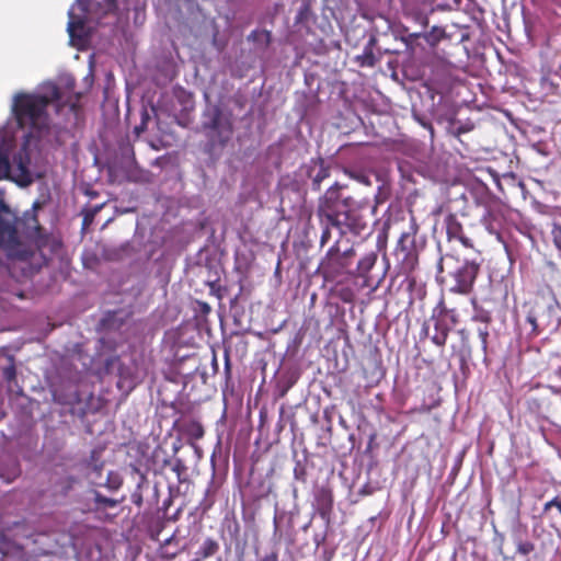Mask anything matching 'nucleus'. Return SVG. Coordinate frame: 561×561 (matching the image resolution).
<instances>
[{"label": "nucleus", "instance_id": "32", "mask_svg": "<svg viewBox=\"0 0 561 561\" xmlns=\"http://www.w3.org/2000/svg\"><path fill=\"white\" fill-rule=\"evenodd\" d=\"M455 240H458L463 247L472 249L474 247L472 240L465 236L463 231L460 237H457Z\"/></svg>", "mask_w": 561, "mask_h": 561}, {"label": "nucleus", "instance_id": "12", "mask_svg": "<svg viewBox=\"0 0 561 561\" xmlns=\"http://www.w3.org/2000/svg\"><path fill=\"white\" fill-rule=\"evenodd\" d=\"M434 321V334L431 336V341L438 347H444L446 345L450 327L446 323L444 319L436 318L435 314H432L431 318Z\"/></svg>", "mask_w": 561, "mask_h": 561}, {"label": "nucleus", "instance_id": "22", "mask_svg": "<svg viewBox=\"0 0 561 561\" xmlns=\"http://www.w3.org/2000/svg\"><path fill=\"white\" fill-rule=\"evenodd\" d=\"M104 204L96 205L90 208H85L83 210V219H82V226L83 228H88L92 225L96 214L103 208Z\"/></svg>", "mask_w": 561, "mask_h": 561}, {"label": "nucleus", "instance_id": "26", "mask_svg": "<svg viewBox=\"0 0 561 561\" xmlns=\"http://www.w3.org/2000/svg\"><path fill=\"white\" fill-rule=\"evenodd\" d=\"M535 550V545L531 541H518L516 545L517 553L522 556H528Z\"/></svg>", "mask_w": 561, "mask_h": 561}, {"label": "nucleus", "instance_id": "25", "mask_svg": "<svg viewBox=\"0 0 561 561\" xmlns=\"http://www.w3.org/2000/svg\"><path fill=\"white\" fill-rule=\"evenodd\" d=\"M94 501L98 505L103 507H115L118 504V501L111 497H106L102 495L100 492H95Z\"/></svg>", "mask_w": 561, "mask_h": 561}, {"label": "nucleus", "instance_id": "2", "mask_svg": "<svg viewBox=\"0 0 561 561\" xmlns=\"http://www.w3.org/2000/svg\"><path fill=\"white\" fill-rule=\"evenodd\" d=\"M482 262V259H472L465 260L461 265H458V257L451 253H446L442 255L438 261L437 278L446 273L455 280V284L450 287V291L460 295H469L473 289Z\"/></svg>", "mask_w": 561, "mask_h": 561}, {"label": "nucleus", "instance_id": "20", "mask_svg": "<svg viewBox=\"0 0 561 561\" xmlns=\"http://www.w3.org/2000/svg\"><path fill=\"white\" fill-rule=\"evenodd\" d=\"M457 334L460 336V340H461V348L459 351V355L461 357V360L465 362L466 357H469L471 355V346L469 343V331L467 329L462 328L457 331Z\"/></svg>", "mask_w": 561, "mask_h": 561}, {"label": "nucleus", "instance_id": "23", "mask_svg": "<svg viewBox=\"0 0 561 561\" xmlns=\"http://www.w3.org/2000/svg\"><path fill=\"white\" fill-rule=\"evenodd\" d=\"M421 36H423L422 33H410L402 37V42L405 44L407 49L413 53L414 46ZM424 37L427 38V35H424Z\"/></svg>", "mask_w": 561, "mask_h": 561}, {"label": "nucleus", "instance_id": "18", "mask_svg": "<svg viewBox=\"0 0 561 561\" xmlns=\"http://www.w3.org/2000/svg\"><path fill=\"white\" fill-rule=\"evenodd\" d=\"M102 449L95 448L91 451L89 459L87 460V467L96 474H101L103 470Z\"/></svg>", "mask_w": 561, "mask_h": 561}, {"label": "nucleus", "instance_id": "3", "mask_svg": "<svg viewBox=\"0 0 561 561\" xmlns=\"http://www.w3.org/2000/svg\"><path fill=\"white\" fill-rule=\"evenodd\" d=\"M61 94L59 88L49 83L44 88L41 94H19L14 101V114L20 125L30 123L36 125L37 122L45 115L47 106L60 100Z\"/></svg>", "mask_w": 561, "mask_h": 561}, {"label": "nucleus", "instance_id": "30", "mask_svg": "<svg viewBox=\"0 0 561 561\" xmlns=\"http://www.w3.org/2000/svg\"><path fill=\"white\" fill-rule=\"evenodd\" d=\"M556 507L561 514V497L554 496L552 500L548 501L543 505L542 513L546 514L550 508Z\"/></svg>", "mask_w": 561, "mask_h": 561}, {"label": "nucleus", "instance_id": "29", "mask_svg": "<svg viewBox=\"0 0 561 561\" xmlns=\"http://www.w3.org/2000/svg\"><path fill=\"white\" fill-rule=\"evenodd\" d=\"M2 377L11 382L13 380H15V377H16V369H15V366L14 364H10L9 366H5L3 369H2Z\"/></svg>", "mask_w": 561, "mask_h": 561}, {"label": "nucleus", "instance_id": "45", "mask_svg": "<svg viewBox=\"0 0 561 561\" xmlns=\"http://www.w3.org/2000/svg\"><path fill=\"white\" fill-rule=\"evenodd\" d=\"M171 539H172V538L165 539V540H164V545L170 543Z\"/></svg>", "mask_w": 561, "mask_h": 561}, {"label": "nucleus", "instance_id": "28", "mask_svg": "<svg viewBox=\"0 0 561 561\" xmlns=\"http://www.w3.org/2000/svg\"><path fill=\"white\" fill-rule=\"evenodd\" d=\"M551 234L553 238V243L556 248L561 252V225L553 224Z\"/></svg>", "mask_w": 561, "mask_h": 561}, {"label": "nucleus", "instance_id": "21", "mask_svg": "<svg viewBox=\"0 0 561 561\" xmlns=\"http://www.w3.org/2000/svg\"><path fill=\"white\" fill-rule=\"evenodd\" d=\"M375 43V38H371L369 45L365 47L362 56H358V60L360 66L374 67L376 64V57L373 51V44Z\"/></svg>", "mask_w": 561, "mask_h": 561}, {"label": "nucleus", "instance_id": "15", "mask_svg": "<svg viewBox=\"0 0 561 561\" xmlns=\"http://www.w3.org/2000/svg\"><path fill=\"white\" fill-rule=\"evenodd\" d=\"M219 550L218 542L213 538H207L196 552L195 561H202L215 556Z\"/></svg>", "mask_w": 561, "mask_h": 561}, {"label": "nucleus", "instance_id": "43", "mask_svg": "<svg viewBox=\"0 0 561 561\" xmlns=\"http://www.w3.org/2000/svg\"><path fill=\"white\" fill-rule=\"evenodd\" d=\"M256 33H257L256 31L252 32V33L250 34V36H249V39H250V38H252V37H254V36L256 35Z\"/></svg>", "mask_w": 561, "mask_h": 561}, {"label": "nucleus", "instance_id": "7", "mask_svg": "<svg viewBox=\"0 0 561 561\" xmlns=\"http://www.w3.org/2000/svg\"><path fill=\"white\" fill-rule=\"evenodd\" d=\"M21 247L18 217L10 213L4 203L0 204V248L14 254Z\"/></svg>", "mask_w": 561, "mask_h": 561}, {"label": "nucleus", "instance_id": "37", "mask_svg": "<svg viewBox=\"0 0 561 561\" xmlns=\"http://www.w3.org/2000/svg\"><path fill=\"white\" fill-rule=\"evenodd\" d=\"M376 438H377V434L376 433H373V434L369 435V440H368V445H367V451H370L374 448V444H375Z\"/></svg>", "mask_w": 561, "mask_h": 561}, {"label": "nucleus", "instance_id": "33", "mask_svg": "<svg viewBox=\"0 0 561 561\" xmlns=\"http://www.w3.org/2000/svg\"><path fill=\"white\" fill-rule=\"evenodd\" d=\"M446 317H448V319H449V321H450V323H451L453 325L458 324V323H459V321H460V319H459V314H458V312H457V310H456V309H449V310H448V314H447Z\"/></svg>", "mask_w": 561, "mask_h": 561}, {"label": "nucleus", "instance_id": "8", "mask_svg": "<svg viewBox=\"0 0 561 561\" xmlns=\"http://www.w3.org/2000/svg\"><path fill=\"white\" fill-rule=\"evenodd\" d=\"M339 243V240L335 241V243L327 251L320 263V267L325 276H337L351 265V262H347L344 257Z\"/></svg>", "mask_w": 561, "mask_h": 561}, {"label": "nucleus", "instance_id": "46", "mask_svg": "<svg viewBox=\"0 0 561 561\" xmlns=\"http://www.w3.org/2000/svg\"><path fill=\"white\" fill-rule=\"evenodd\" d=\"M175 558V553H173L172 556L169 557V559H173Z\"/></svg>", "mask_w": 561, "mask_h": 561}, {"label": "nucleus", "instance_id": "10", "mask_svg": "<svg viewBox=\"0 0 561 561\" xmlns=\"http://www.w3.org/2000/svg\"><path fill=\"white\" fill-rule=\"evenodd\" d=\"M333 493L328 486H321L314 493V507L319 516L327 523L330 522L333 513Z\"/></svg>", "mask_w": 561, "mask_h": 561}, {"label": "nucleus", "instance_id": "4", "mask_svg": "<svg viewBox=\"0 0 561 561\" xmlns=\"http://www.w3.org/2000/svg\"><path fill=\"white\" fill-rule=\"evenodd\" d=\"M202 128L207 138L206 151L210 154L221 152L231 140L234 128L232 115L214 106L205 114Z\"/></svg>", "mask_w": 561, "mask_h": 561}, {"label": "nucleus", "instance_id": "17", "mask_svg": "<svg viewBox=\"0 0 561 561\" xmlns=\"http://www.w3.org/2000/svg\"><path fill=\"white\" fill-rule=\"evenodd\" d=\"M376 261H377V254L375 252H370V253L366 254L364 257H362L357 264L358 275L362 277H365L370 272V270L374 267V265L376 264Z\"/></svg>", "mask_w": 561, "mask_h": 561}, {"label": "nucleus", "instance_id": "9", "mask_svg": "<svg viewBox=\"0 0 561 561\" xmlns=\"http://www.w3.org/2000/svg\"><path fill=\"white\" fill-rule=\"evenodd\" d=\"M41 204L35 202L31 209L24 211L21 218H18V228H21L26 238H37L41 236L42 226L37 217V210Z\"/></svg>", "mask_w": 561, "mask_h": 561}, {"label": "nucleus", "instance_id": "41", "mask_svg": "<svg viewBox=\"0 0 561 561\" xmlns=\"http://www.w3.org/2000/svg\"><path fill=\"white\" fill-rule=\"evenodd\" d=\"M181 466H182V463H181V461L179 460V461H178V463H176V465H175V467H174V470H176V471H178V470H179V467H181Z\"/></svg>", "mask_w": 561, "mask_h": 561}, {"label": "nucleus", "instance_id": "35", "mask_svg": "<svg viewBox=\"0 0 561 561\" xmlns=\"http://www.w3.org/2000/svg\"><path fill=\"white\" fill-rule=\"evenodd\" d=\"M131 502L138 507L142 505V495L139 491H136L131 494Z\"/></svg>", "mask_w": 561, "mask_h": 561}, {"label": "nucleus", "instance_id": "39", "mask_svg": "<svg viewBox=\"0 0 561 561\" xmlns=\"http://www.w3.org/2000/svg\"><path fill=\"white\" fill-rule=\"evenodd\" d=\"M422 331L424 332L425 335L428 334V325L426 322L423 324Z\"/></svg>", "mask_w": 561, "mask_h": 561}, {"label": "nucleus", "instance_id": "36", "mask_svg": "<svg viewBox=\"0 0 561 561\" xmlns=\"http://www.w3.org/2000/svg\"><path fill=\"white\" fill-rule=\"evenodd\" d=\"M344 257L347 260V262H351L352 257L355 255V251L353 248H348L344 251H342Z\"/></svg>", "mask_w": 561, "mask_h": 561}, {"label": "nucleus", "instance_id": "44", "mask_svg": "<svg viewBox=\"0 0 561 561\" xmlns=\"http://www.w3.org/2000/svg\"><path fill=\"white\" fill-rule=\"evenodd\" d=\"M531 403H533V404H536V407L539 409V404H537V400H536V399H533V400H531Z\"/></svg>", "mask_w": 561, "mask_h": 561}, {"label": "nucleus", "instance_id": "1", "mask_svg": "<svg viewBox=\"0 0 561 561\" xmlns=\"http://www.w3.org/2000/svg\"><path fill=\"white\" fill-rule=\"evenodd\" d=\"M117 10V0H77L68 12L67 31L72 41H83L89 32L85 24Z\"/></svg>", "mask_w": 561, "mask_h": 561}, {"label": "nucleus", "instance_id": "34", "mask_svg": "<svg viewBox=\"0 0 561 561\" xmlns=\"http://www.w3.org/2000/svg\"><path fill=\"white\" fill-rule=\"evenodd\" d=\"M260 561H279L278 551L273 550L270 553H266L264 557L260 559Z\"/></svg>", "mask_w": 561, "mask_h": 561}, {"label": "nucleus", "instance_id": "16", "mask_svg": "<svg viewBox=\"0 0 561 561\" xmlns=\"http://www.w3.org/2000/svg\"><path fill=\"white\" fill-rule=\"evenodd\" d=\"M445 224L448 240H455L457 237H460L463 231V227L454 214H449L446 217Z\"/></svg>", "mask_w": 561, "mask_h": 561}, {"label": "nucleus", "instance_id": "6", "mask_svg": "<svg viewBox=\"0 0 561 561\" xmlns=\"http://www.w3.org/2000/svg\"><path fill=\"white\" fill-rule=\"evenodd\" d=\"M342 201L339 205V218L343 217L342 228L356 236L369 234V221L376 213V205L367 199L355 202L351 196H342Z\"/></svg>", "mask_w": 561, "mask_h": 561}, {"label": "nucleus", "instance_id": "5", "mask_svg": "<svg viewBox=\"0 0 561 561\" xmlns=\"http://www.w3.org/2000/svg\"><path fill=\"white\" fill-rule=\"evenodd\" d=\"M343 186L337 182L331 185L319 198L316 215L322 228L320 247L323 248L331 239V229L336 228L341 234L345 231L342 228V219L339 218V205L343 202L341 190Z\"/></svg>", "mask_w": 561, "mask_h": 561}, {"label": "nucleus", "instance_id": "11", "mask_svg": "<svg viewBox=\"0 0 561 561\" xmlns=\"http://www.w3.org/2000/svg\"><path fill=\"white\" fill-rule=\"evenodd\" d=\"M415 248V230L412 232H403L397 244V253L403 254V260L414 261L416 255L414 253Z\"/></svg>", "mask_w": 561, "mask_h": 561}, {"label": "nucleus", "instance_id": "24", "mask_svg": "<svg viewBox=\"0 0 561 561\" xmlns=\"http://www.w3.org/2000/svg\"><path fill=\"white\" fill-rule=\"evenodd\" d=\"M478 336H479L480 342H481L482 352H483L484 356H486L488 355V347H489V336H490V332H489L488 327L479 328L478 329Z\"/></svg>", "mask_w": 561, "mask_h": 561}, {"label": "nucleus", "instance_id": "40", "mask_svg": "<svg viewBox=\"0 0 561 561\" xmlns=\"http://www.w3.org/2000/svg\"><path fill=\"white\" fill-rule=\"evenodd\" d=\"M263 35L266 37V42H270L271 33L268 31H264Z\"/></svg>", "mask_w": 561, "mask_h": 561}, {"label": "nucleus", "instance_id": "38", "mask_svg": "<svg viewBox=\"0 0 561 561\" xmlns=\"http://www.w3.org/2000/svg\"><path fill=\"white\" fill-rule=\"evenodd\" d=\"M0 167H3L5 169L9 167L8 158L2 153H0Z\"/></svg>", "mask_w": 561, "mask_h": 561}, {"label": "nucleus", "instance_id": "31", "mask_svg": "<svg viewBox=\"0 0 561 561\" xmlns=\"http://www.w3.org/2000/svg\"><path fill=\"white\" fill-rule=\"evenodd\" d=\"M526 321L531 325L533 328V332L535 334H538L539 333V330H538V323H537V317L534 312H529L526 317Z\"/></svg>", "mask_w": 561, "mask_h": 561}, {"label": "nucleus", "instance_id": "14", "mask_svg": "<svg viewBox=\"0 0 561 561\" xmlns=\"http://www.w3.org/2000/svg\"><path fill=\"white\" fill-rule=\"evenodd\" d=\"M316 164H318L317 171L314 167H311L308 175L312 179V190L319 191L321 183L330 176V169L324 164V161L321 158L318 159Z\"/></svg>", "mask_w": 561, "mask_h": 561}, {"label": "nucleus", "instance_id": "27", "mask_svg": "<svg viewBox=\"0 0 561 561\" xmlns=\"http://www.w3.org/2000/svg\"><path fill=\"white\" fill-rule=\"evenodd\" d=\"M448 310L449 309L446 307L444 298H440V300L433 310V314H435L436 318L444 319V317L448 314Z\"/></svg>", "mask_w": 561, "mask_h": 561}, {"label": "nucleus", "instance_id": "13", "mask_svg": "<svg viewBox=\"0 0 561 561\" xmlns=\"http://www.w3.org/2000/svg\"><path fill=\"white\" fill-rule=\"evenodd\" d=\"M180 431L187 437L190 442L199 440L204 437L205 430L203 424L197 420H188L181 424Z\"/></svg>", "mask_w": 561, "mask_h": 561}, {"label": "nucleus", "instance_id": "19", "mask_svg": "<svg viewBox=\"0 0 561 561\" xmlns=\"http://www.w3.org/2000/svg\"><path fill=\"white\" fill-rule=\"evenodd\" d=\"M137 385V378L127 371L125 367L119 368V380L117 382L118 388L134 389Z\"/></svg>", "mask_w": 561, "mask_h": 561}, {"label": "nucleus", "instance_id": "42", "mask_svg": "<svg viewBox=\"0 0 561 561\" xmlns=\"http://www.w3.org/2000/svg\"><path fill=\"white\" fill-rule=\"evenodd\" d=\"M274 527H275V533H276V531H277V528H278L276 517L274 518Z\"/></svg>", "mask_w": 561, "mask_h": 561}]
</instances>
